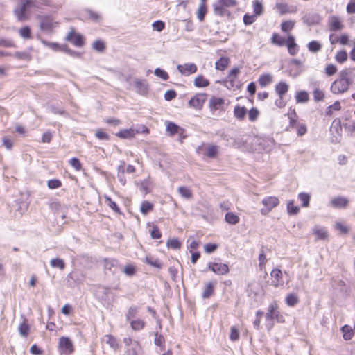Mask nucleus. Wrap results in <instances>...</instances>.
Here are the masks:
<instances>
[{
  "label": "nucleus",
  "mask_w": 355,
  "mask_h": 355,
  "mask_svg": "<svg viewBox=\"0 0 355 355\" xmlns=\"http://www.w3.org/2000/svg\"><path fill=\"white\" fill-rule=\"evenodd\" d=\"M348 203L347 198L343 196L334 198L331 200V206L336 208H345L348 205Z\"/></svg>",
  "instance_id": "f3484780"
},
{
  "label": "nucleus",
  "mask_w": 355,
  "mask_h": 355,
  "mask_svg": "<svg viewBox=\"0 0 355 355\" xmlns=\"http://www.w3.org/2000/svg\"><path fill=\"white\" fill-rule=\"evenodd\" d=\"M105 203L106 205L112 209L113 211H114L116 213H119V208L118 207L117 205L115 202H114L110 197L105 196Z\"/></svg>",
  "instance_id": "6e6d98bb"
},
{
  "label": "nucleus",
  "mask_w": 355,
  "mask_h": 355,
  "mask_svg": "<svg viewBox=\"0 0 355 355\" xmlns=\"http://www.w3.org/2000/svg\"><path fill=\"white\" fill-rule=\"evenodd\" d=\"M271 276V284L275 288H278L284 285V281L282 279V272L281 270L275 268L273 269L270 272Z\"/></svg>",
  "instance_id": "6e6552de"
},
{
  "label": "nucleus",
  "mask_w": 355,
  "mask_h": 355,
  "mask_svg": "<svg viewBox=\"0 0 355 355\" xmlns=\"http://www.w3.org/2000/svg\"><path fill=\"white\" fill-rule=\"evenodd\" d=\"M234 116L239 120L244 119L247 113V109L245 107L236 106L234 110Z\"/></svg>",
  "instance_id": "473e14b6"
},
{
  "label": "nucleus",
  "mask_w": 355,
  "mask_h": 355,
  "mask_svg": "<svg viewBox=\"0 0 355 355\" xmlns=\"http://www.w3.org/2000/svg\"><path fill=\"white\" fill-rule=\"evenodd\" d=\"M28 9V8L25 3L24 0H21L19 6L15 10V15L18 20L24 21L27 19L26 13Z\"/></svg>",
  "instance_id": "1a4fd4ad"
},
{
  "label": "nucleus",
  "mask_w": 355,
  "mask_h": 355,
  "mask_svg": "<svg viewBox=\"0 0 355 355\" xmlns=\"http://www.w3.org/2000/svg\"><path fill=\"white\" fill-rule=\"evenodd\" d=\"M276 7H277V10H279V12H280V14H282V15L286 14L289 12L288 6L286 3H277Z\"/></svg>",
  "instance_id": "69168bd1"
},
{
  "label": "nucleus",
  "mask_w": 355,
  "mask_h": 355,
  "mask_svg": "<svg viewBox=\"0 0 355 355\" xmlns=\"http://www.w3.org/2000/svg\"><path fill=\"white\" fill-rule=\"evenodd\" d=\"M69 162L76 171H80L81 169V164L77 158L73 157L69 161Z\"/></svg>",
  "instance_id": "e2e57ef3"
},
{
  "label": "nucleus",
  "mask_w": 355,
  "mask_h": 355,
  "mask_svg": "<svg viewBox=\"0 0 355 355\" xmlns=\"http://www.w3.org/2000/svg\"><path fill=\"white\" fill-rule=\"evenodd\" d=\"M57 22H55L50 17H45L40 22V28L43 31H51L57 26Z\"/></svg>",
  "instance_id": "ddd939ff"
},
{
  "label": "nucleus",
  "mask_w": 355,
  "mask_h": 355,
  "mask_svg": "<svg viewBox=\"0 0 355 355\" xmlns=\"http://www.w3.org/2000/svg\"><path fill=\"white\" fill-rule=\"evenodd\" d=\"M230 338L233 341H236V340H237L239 339V330H238V329L236 327H232L231 328V332H230Z\"/></svg>",
  "instance_id": "338daca9"
},
{
  "label": "nucleus",
  "mask_w": 355,
  "mask_h": 355,
  "mask_svg": "<svg viewBox=\"0 0 355 355\" xmlns=\"http://www.w3.org/2000/svg\"><path fill=\"white\" fill-rule=\"evenodd\" d=\"M261 202L263 207L261 209L260 211L261 214L267 215L279 205V200L275 196H267L262 200Z\"/></svg>",
  "instance_id": "7ed1b4c3"
},
{
  "label": "nucleus",
  "mask_w": 355,
  "mask_h": 355,
  "mask_svg": "<svg viewBox=\"0 0 355 355\" xmlns=\"http://www.w3.org/2000/svg\"><path fill=\"white\" fill-rule=\"evenodd\" d=\"M224 104V100L221 98L213 97L210 99L209 106L214 110H218Z\"/></svg>",
  "instance_id": "cd10ccee"
},
{
  "label": "nucleus",
  "mask_w": 355,
  "mask_h": 355,
  "mask_svg": "<svg viewBox=\"0 0 355 355\" xmlns=\"http://www.w3.org/2000/svg\"><path fill=\"white\" fill-rule=\"evenodd\" d=\"M225 85L229 89H238L240 88L241 84L238 78H227Z\"/></svg>",
  "instance_id": "a878e982"
},
{
  "label": "nucleus",
  "mask_w": 355,
  "mask_h": 355,
  "mask_svg": "<svg viewBox=\"0 0 355 355\" xmlns=\"http://www.w3.org/2000/svg\"><path fill=\"white\" fill-rule=\"evenodd\" d=\"M42 43L51 49L52 50L55 51H64V52H67L68 53H70V54H72V51L69 50L66 46H64V45H59L58 43H55V42H47L46 40H42Z\"/></svg>",
  "instance_id": "4468645a"
},
{
  "label": "nucleus",
  "mask_w": 355,
  "mask_h": 355,
  "mask_svg": "<svg viewBox=\"0 0 355 355\" xmlns=\"http://www.w3.org/2000/svg\"><path fill=\"white\" fill-rule=\"evenodd\" d=\"M277 309L278 305L275 302L270 304L266 314V318L267 320H272L275 319V315L277 311Z\"/></svg>",
  "instance_id": "aec40b11"
},
{
  "label": "nucleus",
  "mask_w": 355,
  "mask_h": 355,
  "mask_svg": "<svg viewBox=\"0 0 355 355\" xmlns=\"http://www.w3.org/2000/svg\"><path fill=\"white\" fill-rule=\"evenodd\" d=\"M193 84L196 87H205L209 85V81L202 75H199L195 78Z\"/></svg>",
  "instance_id": "5701e85b"
},
{
  "label": "nucleus",
  "mask_w": 355,
  "mask_h": 355,
  "mask_svg": "<svg viewBox=\"0 0 355 355\" xmlns=\"http://www.w3.org/2000/svg\"><path fill=\"white\" fill-rule=\"evenodd\" d=\"M272 81V77L269 73L261 75L258 80L259 84L261 87H265L268 85L270 84Z\"/></svg>",
  "instance_id": "bb28decb"
},
{
  "label": "nucleus",
  "mask_w": 355,
  "mask_h": 355,
  "mask_svg": "<svg viewBox=\"0 0 355 355\" xmlns=\"http://www.w3.org/2000/svg\"><path fill=\"white\" fill-rule=\"evenodd\" d=\"M118 266V261L116 259H105L104 260V267L105 270H111L112 268L116 267Z\"/></svg>",
  "instance_id": "603ef678"
},
{
  "label": "nucleus",
  "mask_w": 355,
  "mask_h": 355,
  "mask_svg": "<svg viewBox=\"0 0 355 355\" xmlns=\"http://www.w3.org/2000/svg\"><path fill=\"white\" fill-rule=\"evenodd\" d=\"M321 21V17L318 13H309L303 17V21L309 26L318 24Z\"/></svg>",
  "instance_id": "9b49d317"
},
{
  "label": "nucleus",
  "mask_w": 355,
  "mask_h": 355,
  "mask_svg": "<svg viewBox=\"0 0 355 355\" xmlns=\"http://www.w3.org/2000/svg\"><path fill=\"white\" fill-rule=\"evenodd\" d=\"M329 30L331 31H337L343 28V25L340 19L336 16H332L329 18Z\"/></svg>",
  "instance_id": "dca6fc26"
},
{
  "label": "nucleus",
  "mask_w": 355,
  "mask_h": 355,
  "mask_svg": "<svg viewBox=\"0 0 355 355\" xmlns=\"http://www.w3.org/2000/svg\"><path fill=\"white\" fill-rule=\"evenodd\" d=\"M218 245L215 243H209L204 245V249L205 252L207 253H211L214 252L217 248Z\"/></svg>",
  "instance_id": "0e129e2a"
},
{
  "label": "nucleus",
  "mask_w": 355,
  "mask_h": 355,
  "mask_svg": "<svg viewBox=\"0 0 355 355\" xmlns=\"http://www.w3.org/2000/svg\"><path fill=\"white\" fill-rule=\"evenodd\" d=\"M66 40L71 42L76 46H81L83 44V37L77 34L73 30L71 31L66 36Z\"/></svg>",
  "instance_id": "9d476101"
},
{
  "label": "nucleus",
  "mask_w": 355,
  "mask_h": 355,
  "mask_svg": "<svg viewBox=\"0 0 355 355\" xmlns=\"http://www.w3.org/2000/svg\"><path fill=\"white\" fill-rule=\"evenodd\" d=\"M166 131L171 136L179 133L180 131L184 132V130L173 122H167Z\"/></svg>",
  "instance_id": "412c9836"
},
{
  "label": "nucleus",
  "mask_w": 355,
  "mask_h": 355,
  "mask_svg": "<svg viewBox=\"0 0 355 355\" xmlns=\"http://www.w3.org/2000/svg\"><path fill=\"white\" fill-rule=\"evenodd\" d=\"M50 265L53 268H58L63 270L65 268V263L63 259L60 258H54L50 261Z\"/></svg>",
  "instance_id": "c756f323"
},
{
  "label": "nucleus",
  "mask_w": 355,
  "mask_h": 355,
  "mask_svg": "<svg viewBox=\"0 0 355 355\" xmlns=\"http://www.w3.org/2000/svg\"><path fill=\"white\" fill-rule=\"evenodd\" d=\"M207 268L218 275H225L230 271L229 266L222 263L209 262Z\"/></svg>",
  "instance_id": "39448f33"
},
{
  "label": "nucleus",
  "mask_w": 355,
  "mask_h": 355,
  "mask_svg": "<svg viewBox=\"0 0 355 355\" xmlns=\"http://www.w3.org/2000/svg\"><path fill=\"white\" fill-rule=\"evenodd\" d=\"M197 66L194 63H185L184 64H178L177 69L184 76H189L197 71Z\"/></svg>",
  "instance_id": "0eeeda50"
},
{
  "label": "nucleus",
  "mask_w": 355,
  "mask_h": 355,
  "mask_svg": "<svg viewBox=\"0 0 355 355\" xmlns=\"http://www.w3.org/2000/svg\"><path fill=\"white\" fill-rule=\"evenodd\" d=\"M153 209V205L148 200H144L141 205V212L144 215H146L148 212Z\"/></svg>",
  "instance_id": "c9c22d12"
},
{
  "label": "nucleus",
  "mask_w": 355,
  "mask_h": 355,
  "mask_svg": "<svg viewBox=\"0 0 355 355\" xmlns=\"http://www.w3.org/2000/svg\"><path fill=\"white\" fill-rule=\"evenodd\" d=\"M95 135L98 139L101 140H107L109 139L108 135L101 129L97 130Z\"/></svg>",
  "instance_id": "774afa93"
},
{
  "label": "nucleus",
  "mask_w": 355,
  "mask_h": 355,
  "mask_svg": "<svg viewBox=\"0 0 355 355\" xmlns=\"http://www.w3.org/2000/svg\"><path fill=\"white\" fill-rule=\"evenodd\" d=\"M229 63L230 59L227 57H221L219 60L216 62L215 67L216 69L223 71Z\"/></svg>",
  "instance_id": "c85d7f7f"
},
{
  "label": "nucleus",
  "mask_w": 355,
  "mask_h": 355,
  "mask_svg": "<svg viewBox=\"0 0 355 355\" xmlns=\"http://www.w3.org/2000/svg\"><path fill=\"white\" fill-rule=\"evenodd\" d=\"M47 186L51 189H58L62 186L61 182L58 179L49 180L47 182Z\"/></svg>",
  "instance_id": "bf43d9fd"
},
{
  "label": "nucleus",
  "mask_w": 355,
  "mask_h": 355,
  "mask_svg": "<svg viewBox=\"0 0 355 355\" xmlns=\"http://www.w3.org/2000/svg\"><path fill=\"white\" fill-rule=\"evenodd\" d=\"M237 5L236 0H217L213 4L214 12L218 16H229L230 11L227 10L229 8L234 7Z\"/></svg>",
  "instance_id": "f03ea898"
},
{
  "label": "nucleus",
  "mask_w": 355,
  "mask_h": 355,
  "mask_svg": "<svg viewBox=\"0 0 355 355\" xmlns=\"http://www.w3.org/2000/svg\"><path fill=\"white\" fill-rule=\"evenodd\" d=\"M207 12V9L205 5V3L201 2L199 5L198 11H197V17L200 20V21H202L204 20L205 16Z\"/></svg>",
  "instance_id": "72a5a7b5"
},
{
  "label": "nucleus",
  "mask_w": 355,
  "mask_h": 355,
  "mask_svg": "<svg viewBox=\"0 0 355 355\" xmlns=\"http://www.w3.org/2000/svg\"><path fill=\"white\" fill-rule=\"evenodd\" d=\"M219 150V147L214 144H209L207 148V151L205 155L209 158H214L217 156Z\"/></svg>",
  "instance_id": "b1692460"
},
{
  "label": "nucleus",
  "mask_w": 355,
  "mask_h": 355,
  "mask_svg": "<svg viewBox=\"0 0 355 355\" xmlns=\"http://www.w3.org/2000/svg\"><path fill=\"white\" fill-rule=\"evenodd\" d=\"M154 73L155 76L160 78L163 80H167L169 78L168 73L164 70L160 68L155 69Z\"/></svg>",
  "instance_id": "13d9d810"
},
{
  "label": "nucleus",
  "mask_w": 355,
  "mask_h": 355,
  "mask_svg": "<svg viewBox=\"0 0 355 355\" xmlns=\"http://www.w3.org/2000/svg\"><path fill=\"white\" fill-rule=\"evenodd\" d=\"M337 71V67L332 64H327L325 67V73L327 76H330L335 74Z\"/></svg>",
  "instance_id": "680f3d73"
},
{
  "label": "nucleus",
  "mask_w": 355,
  "mask_h": 355,
  "mask_svg": "<svg viewBox=\"0 0 355 355\" xmlns=\"http://www.w3.org/2000/svg\"><path fill=\"white\" fill-rule=\"evenodd\" d=\"M322 48V45L317 41H311L308 44V49L311 52H318Z\"/></svg>",
  "instance_id": "5fc2aeb1"
},
{
  "label": "nucleus",
  "mask_w": 355,
  "mask_h": 355,
  "mask_svg": "<svg viewBox=\"0 0 355 355\" xmlns=\"http://www.w3.org/2000/svg\"><path fill=\"white\" fill-rule=\"evenodd\" d=\"M294 26H295V22L293 21H291V20L286 21H284L283 23H282L281 29L283 32L287 33V32L290 31L291 29H293Z\"/></svg>",
  "instance_id": "8fccbe9b"
},
{
  "label": "nucleus",
  "mask_w": 355,
  "mask_h": 355,
  "mask_svg": "<svg viewBox=\"0 0 355 355\" xmlns=\"http://www.w3.org/2000/svg\"><path fill=\"white\" fill-rule=\"evenodd\" d=\"M207 95L205 93L196 94L189 101V105L196 110H201L207 101Z\"/></svg>",
  "instance_id": "20e7f679"
},
{
  "label": "nucleus",
  "mask_w": 355,
  "mask_h": 355,
  "mask_svg": "<svg viewBox=\"0 0 355 355\" xmlns=\"http://www.w3.org/2000/svg\"><path fill=\"white\" fill-rule=\"evenodd\" d=\"M347 53L345 51H339L335 56L336 60L339 63H343L347 60Z\"/></svg>",
  "instance_id": "09e8293b"
},
{
  "label": "nucleus",
  "mask_w": 355,
  "mask_h": 355,
  "mask_svg": "<svg viewBox=\"0 0 355 355\" xmlns=\"http://www.w3.org/2000/svg\"><path fill=\"white\" fill-rule=\"evenodd\" d=\"M313 231L317 239L324 240L328 237V232L325 228L315 227Z\"/></svg>",
  "instance_id": "393cba45"
},
{
  "label": "nucleus",
  "mask_w": 355,
  "mask_h": 355,
  "mask_svg": "<svg viewBox=\"0 0 355 355\" xmlns=\"http://www.w3.org/2000/svg\"><path fill=\"white\" fill-rule=\"evenodd\" d=\"M225 221L231 225H236L239 222V217L233 212H227L225 216Z\"/></svg>",
  "instance_id": "7c9ffc66"
},
{
  "label": "nucleus",
  "mask_w": 355,
  "mask_h": 355,
  "mask_svg": "<svg viewBox=\"0 0 355 355\" xmlns=\"http://www.w3.org/2000/svg\"><path fill=\"white\" fill-rule=\"evenodd\" d=\"M178 191L182 198L186 199H190L193 196L191 191L186 187H180Z\"/></svg>",
  "instance_id": "e433bc0d"
},
{
  "label": "nucleus",
  "mask_w": 355,
  "mask_h": 355,
  "mask_svg": "<svg viewBox=\"0 0 355 355\" xmlns=\"http://www.w3.org/2000/svg\"><path fill=\"white\" fill-rule=\"evenodd\" d=\"M313 95L314 101L316 102L322 101L324 98V94L323 91H322L321 89H320L318 87L314 89Z\"/></svg>",
  "instance_id": "de8ad7c7"
},
{
  "label": "nucleus",
  "mask_w": 355,
  "mask_h": 355,
  "mask_svg": "<svg viewBox=\"0 0 355 355\" xmlns=\"http://www.w3.org/2000/svg\"><path fill=\"white\" fill-rule=\"evenodd\" d=\"M216 282H209L205 284L204 291L202 294L203 298L210 297L214 293V286Z\"/></svg>",
  "instance_id": "6ab92c4d"
},
{
  "label": "nucleus",
  "mask_w": 355,
  "mask_h": 355,
  "mask_svg": "<svg viewBox=\"0 0 355 355\" xmlns=\"http://www.w3.org/2000/svg\"><path fill=\"white\" fill-rule=\"evenodd\" d=\"M58 348L61 354H71L74 350L72 341L69 338L64 336L59 340Z\"/></svg>",
  "instance_id": "423d86ee"
},
{
  "label": "nucleus",
  "mask_w": 355,
  "mask_h": 355,
  "mask_svg": "<svg viewBox=\"0 0 355 355\" xmlns=\"http://www.w3.org/2000/svg\"><path fill=\"white\" fill-rule=\"evenodd\" d=\"M343 334V338L345 340H349L354 334V330L349 325H345L341 329Z\"/></svg>",
  "instance_id": "f704fd0d"
},
{
  "label": "nucleus",
  "mask_w": 355,
  "mask_h": 355,
  "mask_svg": "<svg viewBox=\"0 0 355 355\" xmlns=\"http://www.w3.org/2000/svg\"><path fill=\"white\" fill-rule=\"evenodd\" d=\"M253 10L256 16L261 15L263 10L262 2L259 1H255L253 3Z\"/></svg>",
  "instance_id": "a18cd8bd"
},
{
  "label": "nucleus",
  "mask_w": 355,
  "mask_h": 355,
  "mask_svg": "<svg viewBox=\"0 0 355 355\" xmlns=\"http://www.w3.org/2000/svg\"><path fill=\"white\" fill-rule=\"evenodd\" d=\"M272 42L277 46H282L286 44V40L277 33H274L272 37Z\"/></svg>",
  "instance_id": "c03bdc74"
},
{
  "label": "nucleus",
  "mask_w": 355,
  "mask_h": 355,
  "mask_svg": "<svg viewBox=\"0 0 355 355\" xmlns=\"http://www.w3.org/2000/svg\"><path fill=\"white\" fill-rule=\"evenodd\" d=\"M19 33L20 36L25 40L30 39L31 37V28L28 26H24L21 28L19 31Z\"/></svg>",
  "instance_id": "49530a36"
},
{
  "label": "nucleus",
  "mask_w": 355,
  "mask_h": 355,
  "mask_svg": "<svg viewBox=\"0 0 355 355\" xmlns=\"http://www.w3.org/2000/svg\"><path fill=\"white\" fill-rule=\"evenodd\" d=\"M309 101V94L305 91L300 92L296 95V101L297 103H306Z\"/></svg>",
  "instance_id": "3c124183"
},
{
  "label": "nucleus",
  "mask_w": 355,
  "mask_h": 355,
  "mask_svg": "<svg viewBox=\"0 0 355 355\" xmlns=\"http://www.w3.org/2000/svg\"><path fill=\"white\" fill-rule=\"evenodd\" d=\"M288 116L289 118L290 127L296 128L300 123L297 122L295 119L297 116L295 110H293L291 113H288Z\"/></svg>",
  "instance_id": "864d4df0"
},
{
  "label": "nucleus",
  "mask_w": 355,
  "mask_h": 355,
  "mask_svg": "<svg viewBox=\"0 0 355 355\" xmlns=\"http://www.w3.org/2000/svg\"><path fill=\"white\" fill-rule=\"evenodd\" d=\"M300 208L294 205L293 200H290L287 204V211L291 215H295L298 214Z\"/></svg>",
  "instance_id": "37998d69"
},
{
  "label": "nucleus",
  "mask_w": 355,
  "mask_h": 355,
  "mask_svg": "<svg viewBox=\"0 0 355 355\" xmlns=\"http://www.w3.org/2000/svg\"><path fill=\"white\" fill-rule=\"evenodd\" d=\"M298 198L300 201H302V206L304 207H307L309 205L310 201V195L306 193H300L298 195Z\"/></svg>",
  "instance_id": "79ce46f5"
},
{
  "label": "nucleus",
  "mask_w": 355,
  "mask_h": 355,
  "mask_svg": "<svg viewBox=\"0 0 355 355\" xmlns=\"http://www.w3.org/2000/svg\"><path fill=\"white\" fill-rule=\"evenodd\" d=\"M139 311V308L137 306H130L126 314V319L128 320H130L132 318L136 316Z\"/></svg>",
  "instance_id": "4d7b16f0"
},
{
  "label": "nucleus",
  "mask_w": 355,
  "mask_h": 355,
  "mask_svg": "<svg viewBox=\"0 0 355 355\" xmlns=\"http://www.w3.org/2000/svg\"><path fill=\"white\" fill-rule=\"evenodd\" d=\"M289 89V85L283 81L279 82L275 86V92L278 94L279 97L284 96Z\"/></svg>",
  "instance_id": "a211bd4d"
},
{
  "label": "nucleus",
  "mask_w": 355,
  "mask_h": 355,
  "mask_svg": "<svg viewBox=\"0 0 355 355\" xmlns=\"http://www.w3.org/2000/svg\"><path fill=\"white\" fill-rule=\"evenodd\" d=\"M351 71L348 69L340 73L339 78L334 80L330 87V91L334 94H340L346 92L349 86L352 83L350 78Z\"/></svg>",
  "instance_id": "f257e3e1"
},
{
  "label": "nucleus",
  "mask_w": 355,
  "mask_h": 355,
  "mask_svg": "<svg viewBox=\"0 0 355 355\" xmlns=\"http://www.w3.org/2000/svg\"><path fill=\"white\" fill-rule=\"evenodd\" d=\"M138 134V131H135V128L123 129L116 133V136L121 139H132Z\"/></svg>",
  "instance_id": "2eb2a0df"
},
{
  "label": "nucleus",
  "mask_w": 355,
  "mask_h": 355,
  "mask_svg": "<svg viewBox=\"0 0 355 355\" xmlns=\"http://www.w3.org/2000/svg\"><path fill=\"white\" fill-rule=\"evenodd\" d=\"M103 341L107 344H109L110 346L114 350L118 349L119 345L117 340L111 335H105Z\"/></svg>",
  "instance_id": "4be33fe9"
},
{
  "label": "nucleus",
  "mask_w": 355,
  "mask_h": 355,
  "mask_svg": "<svg viewBox=\"0 0 355 355\" xmlns=\"http://www.w3.org/2000/svg\"><path fill=\"white\" fill-rule=\"evenodd\" d=\"M166 245L169 248L177 250L181 248V243L178 239L173 238L167 241Z\"/></svg>",
  "instance_id": "ea45409f"
},
{
  "label": "nucleus",
  "mask_w": 355,
  "mask_h": 355,
  "mask_svg": "<svg viewBox=\"0 0 355 355\" xmlns=\"http://www.w3.org/2000/svg\"><path fill=\"white\" fill-rule=\"evenodd\" d=\"M259 114V112L257 108L252 107L250 109L248 112V118L249 120L251 121H254L258 118V116Z\"/></svg>",
  "instance_id": "052dcab7"
},
{
  "label": "nucleus",
  "mask_w": 355,
  "mask_h": 355,
  "mask_svg": "<svg viewBox=\"0 0 355 355\" xmlns=\"http://www.w3.org/2000/svg\"><path fill=\"white\" fill-rule=\"evenodd\" d=\"M130 326L135 331H139L145 327V322L141 319L131 320Z\"/></svg>",
  "instance_id": "4c0bfd02"
},
{
  "label": "nucleus",
  "mask_w": 355,
  "mask_h": 355,
  "mask_svg": "<svg viewBox=\"0 0 355 355\" xmlns=\"http://www.w3.org/2000/svg\"><path fill=\"white\" fill-rule=\"evenodd\" d=\"M286 303L289 306H294L299 302V298L296 294L289 293L285 299Z\"/></svg>",
  "instance_id": "2f4dec72"
},
{
  "label": "nucleus",
  "mask_w": 355,
  "mask_h": 355,
  "mask_svg": "<svg viewBox=\"0 0 355 355\" xmlns=\"http://www.w3.org/2000/svg\"><path fill=\"white\" fill-rule=\"evenodd\" d=\"M92 48L97 52L102 53L105 51L106 46L103 40H97L93 42Z\"/></svg>",
  "instance_id": "58836bf2"
},
{
  "label": "nucleus",
  "mask_w": 355,
  "mask_h": 355,
  "mask_svg": "<svg viewBox=\"0 0 355 355\" xmlns=\"http://www.w3.org/2000/svg\"><path fill=\"white\" fill-rule=\"evenodd\" d=\"M134 85L139 94L146 95L148 93V85L145 80L136 79Z\"/></svg>",
  "instance_id": "f8f14e48"
},
{
  "label": "nucleus",
  "mask_w": 355,
  "mask_h": 355,
  "mask_svg": "<svg viewBox=\"0 0 355 355\" xmlns=\"http://www.w3.org/2000/svg\"><path fill=\"white\" fill-rule=\"evenodd\" d=\"M18 329L19 334L22 336L26 338L28 336L29 334L30 327L29 325L26 322H23L19 324Z\"/></svg>",
  "instance_id": "a19ab883"
}]
</instances>
